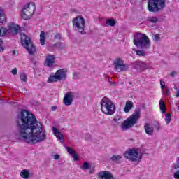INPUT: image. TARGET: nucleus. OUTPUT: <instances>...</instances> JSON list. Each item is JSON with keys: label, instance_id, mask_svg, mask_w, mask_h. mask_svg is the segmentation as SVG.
I'll list each match as a JSON object with an SVG mask.
<instances>
[{"label": "nucleus", "instance_id": "33", "mask_svg": "<svg viewBox=\"0 0 179 179\" xmlns=\"http://www.w3.org/2000/svg\"><path fill=\"white\" fill-rule=\"evenodd\" d=\"M20 78L22 82H27V76L24 73L20 74Z\"/></svg>", "mask_w": 179, "mask_h": 179}, {"label": "nucleus", "instance_id": "48", "mask_svg": "<svg viewBox=\"0 0 179 179\" xmlns=\"http://www.w3.org/2000/svg\"><path fill=\"white\" fill-rule=\"evenodd\" d=\"M32 64H34V65H36V61L32 62Z\"/></svg>", "mask_w": 179, "mask_h": 179}, {"label": "nucleus", "instance_id": "46", "mask_svg": "<svg viewBox=\"0 0 179 179\" xmlns=\"http://www.w3.org/2000/svg\"><path fill=\"white\" fill-rule=\"evenodd\" d=\"M120 120H121L120 117H119L118 119L115 118V119H114V121H115V122H118V121H120Z\"/></svg>", "mask_w": 179, "mask_h": 179}, {"label": "nucleus", "instance_id": "10", "mask_svg": "<svg viewBox=\"0 0 179 179\" xmlns=\"http://www.w3.org/2000/svg\"><path fill=\"white\" fill-rule=\"evenodd\" d=\"M65 79H66V71L60 69L56 71L55 75L50 76L48 78V83H52L58 80H65Z\"/></svg>", "mask_w": 179, "mask_h": 179}, {"label": "nucleus", "instance_id": "8", "mask_svg": "<svg viewBox=\"0 0 179 179\" xmlns=\"http://www.w3.org/2000/svg\"><path fill=\"white\" fill-rule=\"evenodd\" d=\"M124 157L129 159L131 162H141L142 160V152H139V149H129L125 152Z\"/></svg>", "mask_w": 179, "mask_h": 179}, {"label": "nucleus", "instance_id": "25", "mask_svg": "<svg viewBox=\"0 0 179 179\" xmlns=\"http://www.w3.org/2000/svg\"><path fill=\"white\" fill-rule=\"evenodd\" d=\"M121 159H122V155H113L110 159L112 162H114V163H117V164H119V163H121Z\"/></svg>", "mask_w": 179, "mask_h": 179}, {"label": "nucleus", "instance_id": "21", "mask_svg": "<svg viewBox=\"0 0 179 179\" xmlns=\"http://www.w3.org/2000/svg\"><path fill=\"white\" fill-rule=\"evenodd\" d=\"M4 23H6V17L5 16L3 10L0 8V24H3Z\"/></svg>", "mask_w": 179, "mask_h": 179}, {"label": "nucleus", "instance_id": "34", "mask_svg": "<svg viewBox=\"0 0 179 179\" xmlns=\"http://www.w3.org/2000/svg\"><path fill=\"white\" fill-rule=\"evenodd\" d=\"M173 167L175 170H177V169H179V157L176 158V163L173 164Z\"/></svg>", "mask_w": 179, "mask_h": 179}, {"label": "nucleus", "instance_id": "31", "mask_svg": "<svg viewBox=\"0 0 179 179\" xmlns=\"http://www.w3.org/2000/svg\"><path fill=\"white\" fill-rule=\"evenodd\" d=\"M165 122L166 125H169L170 122H171V113H167L165 116Z\"/></svg>", "mask_w": 179, "mask_h": 179}, {"label": "nucleus", "instance_id": "1", "mask_svg": "<svg viewBox=\"0 0 179 179\" xmlns=\"http://www.w3.org/2000/svg\"><path fill=\"white\" fill-rule=\"evenodd\" d=\"M17 128L18 136L21 141L36 145L44 142L47 139L45 129L37 119L34 114L29 110L22 109L17 117Z\"/></svg>", "mask_w": 179, "mask_h": 179}, {"label": "nucleus", "instance_id": "38", "mask_svg": "<svg viewBox=\"0 0 179 179\" xmlns=\"http://www.w3.org/2000/svg\"><path fill=\"white\" fill-rule=\"evenodd\" d=\"M160 85L162 90H163V89H164V87L166 86V83H164V81H163V79L160 80Z\"/></svg>", "mask_w": 179, "mask_h": 179}, {"label": "nucleus", "instance_id": "45", "mask_svg": "<svg viewBox=\"0 0 179 179\" xmlns=\"http://www.w3.org/2000/svg\"><path fill=\"white\" fill-rule=\"evenodd\" d=\"M175 75H177V73L176 71H172L171 73V76L174 77Z\"/></svg>", "mask_w": 179, "mask_h": 179}, {"label": "nucleus", "instance_id": "44", "mask_svg": "<svg viewBox=\"0 0 179 179\" xmlns=\"http://www.w3.org/2000/svg\"><path fill=\"white\" fill-rule=\"evenodd\" d=\"M57 108H58V107H57V106H52L51 107V111H55L56 110H57Z\"/></svg>", "mask_w": 179, "mask_h": 179}, {"label": "nucleus", "instance_id": "32", "mask_svg": "<svg viewBox=\"0 0 179 179\" xmlns=\"http://www.w3.org/2000/svg\"><path fill=\"white\" fill-rule=\"evenodd\" d=\"M81 169H83V170H89V169H90V164L89 162H85L83 164Z\"/></svg>", "mask_w": 179, "mask_h": 179}, {"label": "nucleus", "instance_id": "13", "mask_svg": "<svg viewBox=\"0 0 179 179\" xmlns=\"http://www.w3.org/2000/svg\"><path fill=\"white\" fill-rule=\"evenodd\" d=\"M19 30H20V27L16 24H10L8 26L7 31L8 34H17L19 32Z\"/></svg>", "mask_w": 179, "mask_h": 179}, {"label": "nucleus", "instance_id": "5", "mask_svg": "<svg viewBox=\"0 0 179 179\" xmlns=\"http://www.w3.org/2000/svg\"><path fill=\"white\" fill-rule=\"evenodd\" d=\"M166 8V0H149L148 10L152 13H159Z\"/></svg>", "mask_w": 179, "mask_h": 179}, {"label": "nucleus", "instance_id": "41", "mask_svg": "<svg viewBox=\"0 0 179 179\" xmlns=\"http://www.w3.org/2000/svg\"><path fill=\"white\" fill-rule=\"evenodd\" d=\"M154 40H155V41H159V40H160V36L159 34L154 35Z\"/></svg>", "mask_w": 179, "mask_h": 179}, {"label": "nucleus", "instance_id": "3", "mask_svg": "<svg viewBox=\"0 0 179 179\" xmlns=\"http://www.w3.org/2000/svg\"><path fill=\"white\" fill-rule=\"evenodd\" d=\"M141 118V108H137L134 113L131 115L122 124V131H127L132 128L138 122V119Z\"/></svg>", "mask_w": 179, "mask_h": 179}, {"label": "nucleus", "instance_id": "6", "mask_svg": "<svg viewBox=\"0 0 179 179\" xmlns=\"http://www.w3.org/2000/svg\"><path fill=\"white\" fill-rule=\"evenodd\" d=\"M21 44L25 48V50H27L29 55H34L36 54V46L33 44V42H31V39H30V37L27 36V35L21 34Z\"/></svg>", "mask_w": 179, "mask_h": 179}, {"label": "nucleus", "instance_id": "7", "mask_svg": "<svg viewBox=\"0 0 179 179\" xmlns=\"http://www.w3.org/2000/svg\"><path fill=\"white\" fill-rule=\"evenodd\" d=\"M73 25L76 27V31L80 34H86L85 28L86 27V21L84 17H78L73 20Z\"/></svg>", "mask_w": 179, "mask_h": 179}, {"label": "nucleus", "instance_id": "2", "mask_svg": "<svg viewBox=\"0 0 179 179\" xmlns=\"http://www.w3.org/2000/svg\"><path fill=\"white\" fill-rule=\"evenodd\" d=\"M133 43L137 48L141 50H149L150 48V39L145 34L137 32L134 36Z\"/></svg>", "mask_w": 179, "mask_h": 179}, {"label": "nucleus", "instance_id": "29", "mask_svg": "<svg viewBox=\"0 0 179 179\" xmlns=\"http://www.w3.org/2000/svg\"><path fill=\"white\" fill-rule=\"evenodd\" d=\"M136 54L139 57H146V52H145V50H136Z\"/></svg>", "mask_w": 179, "mask_h": 179}, {"label": "nucleus", "instance_id": "9", "mask_svg": "<svg viewBox=\"0 0 179 179\" xmlns=\"http://www.w3.org/2000/svg\"><path fill=\"white\" fill-rule=\"evenodd\" d=\"M34 10H36V4H34V3H30L24 6L22 9V19L27 20L31 18L33 13H34Z\"/></svg>", "mask_w": 179, "mask_h": 179}, {"label": "nucleus", "instance_id": "17", "mask_svg": "<svg viewBox=\"0 0 179 179\" xmlns=\"http://www.w3.org/2000/svg\"><path fill=\"white\" fill-rule=\"evenodd\" d=\"M66 150L69 155L73 157V160L78 162L79 160V155H77L76 152L70 147H66Z\"/></svg>", "mask_w": 179, "mask_h": 179}, {"label": "nucleus", "instance_id": "26", "mask_svg": "<svg viewBox=\"0 0 179 179\" xmlns=\"http://www.w3.org/2000/svg\"><path fill=\"white\" fill-rule=\"evenodd\" d=\"M117 24V21L115 20L110 18L106 20V24L108 26H110L111 27H114L115 24Z\"/></svg>", "mask_w": 179, "mask_h": 179}, {"label": "nucleus", "instance_id": "15", "mask_svg": "<svg viewBox=\"0 0 179 179\" xmlns=\"http://www.w3.org/2000/svg\"><path fill=\"white\" fill-rule=\"evenodd\" d=\"M98 178L99 179H114L113 173L110 171H102L98 173Z\"/></svg>", "mask_w": 179, "mask_h": 179}, {"label": "nucleus", "instance_id": "35", "mask_svg": "<svg viewBox=\"0 0 179 179\" xmlns=\"http://www.w3.org/2000/svg\"><path fill=\"white\" fill-rule=\"evenodd\" d=\"M154 127L156 129V131H160V128H161L160 123H159V122H155L154 123Z\"/></svg>", "mask_w": 179, "mask_h": 179}, {"label": "nucleus", "instance_id": "22", "mask_svg": "<svg viewBox=\"0 0 179 179\" xmlns=\"http://www.w3.org/2000/svg\"><path fill=\"white\" fill-rule=\"evenodd\" d=\"M159 110L162 114H165L166 111H167V108L166 107V104H164L163 99H160L159 101Z\"/></svg>", "mask_w": 179, "mask_h": 179}, {"label": "nucleus", "instance_id": "24", "mask_svg": "<svg viewBox=\"0 0 179 179\" xmlns=\"http://www.w3.org/2000/svg\"><path fill=\"white\" fill-rule=\"evenodd\" d=\"M39 41L41 45H45V32L41 31Z\"/></svg>", "mask_w": 179, "mask_h": 179}, {"label": "nucleus", "instance_id": "19", "mask_svg": "<svg viewBox=\"0 0 179 179\" xmlns=\"http://www.w3.org/2000/svg\"><path fill=\"white\" fill-rule=\"evenodd\" d=\"M132 108H134V102L131 101H126V104L123 111H124V113H129V111H131Z\"/></svg>", "mask_w": 179, "mask_h": 179}, {"label": "nucleus", "instance_id": "49", "mask_svg": "<svg viewBox=\"0 0 179 179\" xmlns=\"http://www.w3.org/2000/svg\"><path fill=\"white\" fill-rule=\"evenodd\" d=\"M169 90H166V94H169Z\"/></svg>", "mask_w": 179, "mask_h": 179}, {"label": "nucleus", "instance_id": "20", "mask_svg": "<svg viewBox=\"0 0 179 179\" xmlns=\"http://www.w3.org/2000/svg\"><path fill=\"white\" fill-rule=\"evenodd\" d=\"M53 134L59 141H64V135L56 127H53Z\"/></svg>", "mask_w": 179, "mask_h": 179}, {"label": "nucleus", "instance_id": "36", "mask_svg": "<svg viewBox=\"0 0 179 179\" xmlns=\"http://www.w3.org/2000/svg\"><path fill=\"white\" fill-rule=\"evenodd\" d=\"M80 78V73L76 72L73 74V80H77V79H79Z\"/></svg>", "mask_w": 179, "mask_h": 179}, {"label": "nucleus", "instance_id": "37", "mask_svg": "<svg viewBox=\"0 0 179 179\" xmlns=\"http://www.w3.org/2000/svg\"><path fill=\"white\" fill-rule=\"evenodd\" d=\"M62 38V35L61 34H56L55 35V40H61Z\"/></svg>", "mask_w": 179, "mask_h": 179}, {"label": "nucleus", "instance_id": "11", "mask_svg": "<svg viewBox=\"0 0 179 179\" xmlns=\"http://www.w3.org/2000/svg\"><path fill=\"white\" fill-rule=\"evenodd\" d=\"M114 69L118 72H123V71H128L129 66L124 64V60L121 58L115 59L114 62Z\"/></svg>", "mask_w": 179, "mask_h": 179}, {"label": "nucleus", "instance_id": "16", "mask_svg": "<svg viewBox=\"0 0 179 179\" xmlns=\"http://www.w3.org/2000/svg\"><path fill=\"white\" fill-rule=\"evenodd\" d=\"M73 101V95L67 93L64 95L63 99V103L65 106H71L72 102Z\"/></svg>", "mask_w": 179, "mask_h": 179}, {"label": "nucleus", "instance_id": "12", "mask_svg": "<svg viewBox=\"0 0 179 179\" xmlns=\"http://www.w3.org/2000/svg\"><path fill=\"white\" fill-rule=\"evenodd\" d=\"M133 66L134 69L137 71H141L143 72V71H146L148 69V64L142 61H136L133 63Z\"/></svg>", "mask_w": 179, "mask_h": 179}, {"label": "nucleus", "instance_id": "18", "mask_svg": "<svg viewBox=\"0 0 179 179\" xmlns=\"http://www.w3.org/2000/svg\"><path fill=\"white\" fill-rule=\"evenodd\" d=\"M144 129L147 135H153L154 129L153 127H152V125L150 124V123L144 124Z\"/></svg>", "mask_w": 179, "mask_h": 179}, {"label": "nucleus", "instance_id": "14", "mask_svg": "<svg viewBox=\"0 0 179 179\" xmlns=\"http://www.w3.org/2000/svg\"><path fill=\"white\" fill-rule=\"evenodd\" d=\"M55 64V56L52 55H48L46 57V59L45 61V66H48V68H52Z\"/></svg>", "mask_w": 179, "mask_h": 179}, {"label": "nucleus", "instance_id": "47", "mask_svg": "<svg viewBox=\"0 0 179 179\" xmlns=\"http://www.w3.org/2000/svg\"><path fill=\"white\" fill-rule=\"evenodd\" d=\"M12 54H13V55H15L16 54V50H13Z\"/></svg>", "mask_w": 179, "mask_h": 179}, {"label": "nucleus", "instance_id": "42", "mask_svg": "<svg viewBox=\"0 0 179 179\" xmlns=\"http://www.w3.org/2000/svg\"><path fill=\"white\" fill-rule=\"evenodd\" d=\"M11 73L13 75H17V69L15 68L11 71Z\"/></svg>", "mask_w": 179, "mask_h": 179}, {"label": "nucleus", "instance_id": "4", "mask_svg": "<svg viewBox=\"0 0 179 179\" xmlns=\"http://www.w3.org/2000/svg\"><path fill=\"white\" fill-rule=\"evenodd\" d=\"M101 110L106 115H113L115 113V105L108 97H103L101 101Z\"/></svg>", "mask_w": 179, "mask_h": 179}, {"label": "nucleus", "instance_id": "28", "mask_svg": "<svg viewBox=\"0 0 179 179\" xmlns=\"http://www.w3.org/2000/svg\"><path fill=\"white\" fill-rule=\"evenodd\" d=\"M6 34H8V29L1 27L0 28V37H3V36H5Z\"/></svg>", "mask_w": 179, "mask_h": 179}, {"label": "nucleus", "instance_id": "39", "mask_svg": "<svg viewBox=\"0 0 179 179\" xmlns=\"http://www.w3.org/2000/svg\"><path fill=\"white\" fill-rule=\"evenodd\" d=\"M2 44H3V41H2V39H0V51L2 52L4 51L5 48H3V46H2Z\"/></svg>", "mask_w": 179, "mask_h": 179}, {"label": "nucleus", "instance_id": "27", "mask_svg": "<svg viewBox=\"0 0 179 179\" xmlns=\"http://www.w3.org/2000/svg\"><path fill=\"white\" fill-rule=\"evenodd\" d=\"M53 47L55 48H57V50H64V48H65V43H55L53 45Z\"/></svg>", "mask_w": 179, "mask_h": 179}, {"label": "nucleus", "instance_id": "40", "mask_svg": "<svg viewBox=\"0 0 179 179\" xmlns=\"http://www.w3.org/2000/svg\"><path fill=\"white\" fill-rule=\"evenodd\" d=\"M173 177L176 179H179V171H177L173 173Z\"/></svg>", "mask_w": 179, "mask_h": 179}, {"label": "nucleus", "instance_id": "43", "mask_svg": "<svg viewBox=\"0 0 179 179\" xmlns=\"http://www.w3.org/2000/svg\"><path fill=\"white\" fill-rule=\"evenodd\" d=\"M54 159L55 160H59V155H54Z\"/></svg>", "mask_w": 179, "mask_h": 179}, {"label": "nucleus", "instance_id": "23", "mask_svg": "<svg viewBox=\"0 0 179 179\" xmlns=\"http://www.w3.org/2000/svg\"><path fill=\"white\" fill-rule=\"evenodd\" d=\"M20 174L22 178L29 179L30 178V172L27 169H23Z\"/></svg>", "mask_w": 179, "mask_h": 179}, {"label": "nucleus", "instance_id": "30", "mask_svg": "<svg viewBox=\"0 0 179 179\" xmlns=\"http://www.w3.org/2000/svg\"><path fill=\"white\" fill-rule=\"evenodd\" d=\"M147 20L150 22V23H157V22H159V19L157 17H150Z\"/></svg>", "mask_w": 179, "mask_h": 179}]
</instances>
